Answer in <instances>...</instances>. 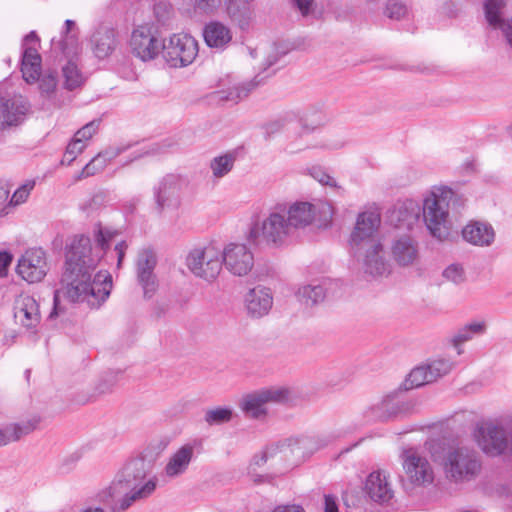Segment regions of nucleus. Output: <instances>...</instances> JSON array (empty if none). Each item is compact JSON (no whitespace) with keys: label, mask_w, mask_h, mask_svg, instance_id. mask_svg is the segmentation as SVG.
Wrapping results in <instances>:
<instances>
[{"label":"nucleus","mask_w":512,"mask_h":512,"mask_svg":"<svg viewBox=\"0 0 512 512\" xmlns=\"http://www.w3.org/2000/svg\"><path fill=\"white\" fill-rule=\"evenodd\" d=\"M115 232L97 225L94 229V242L86 235H76L66 255L60 288L54 291L53 310L49 318L56 317L61 311L60 297L72 303H86L91 308H98L109 296L112 277L107 271L93 272L109 247Z\"/></svg>","instance_id":"obj_1"},{"label":"nucleus","mask_w":512,"mask_h":512,"mask_svg":"<svg viewBox=\"0 0 512 512\" xmlns=\"http://www.w3.org/2000/svg\"><path fill=\"white\" fill-rule=\"evenodd\" d=\"M158 478L149 476L143 459L127 463L109 486L98 494L101 502L110 505L111 512H126L133 504L151 497L156 491Z\"/></svg>","instance_id":"obj_2"},{"label":"nucleus","mask_w":512,"mask_h":512,"mask_svg":"<svg viewBox=\"0 0 512 512\" xmlns=\"http://www.w3.org/2000/svg\"><path fill=\"white\" fill-rule=\"evenodd\" d=\"M464 199L447 186H433L423 199V220L430 234L445 240L450 234L451 211L458 212Z\"/></svg>","instance_id":"obj_3"},{"label":"nucleus","mask_w":512,"mask_h":512,"mask_svg":"<svg viewBox=\"0 0 512 512\" xmlns=\"http://www.w3.org/2000/svg\"><path fill=\"white\" fill-rule=\"evenodd\" d=\"M293 234L285 213V204H278L262 220L252 223L247 241L256 247L279 248L286 245Z\"/></svg>","instance_id":"obj_4"},{"label":"nucleus","mask_w":512,"mask_h":512,"mask_svg":"<svg viewBox=\"0 0 512 512\" xmlns=\"http://www.w3.org/2000/svg\"><path fill=\"white\" fill-rule=\"evenodd\" d=\"M473 437L488 456L512 455V415L500 422H486L476 427Z\"/></svg>","instance_id":"obj_5"},{"label":"nucleus","mask_w":512,"mask_h":512,"mask_svg":"<svg viewBox=\"0 0 512 512\" xmlns=\"http://www.w3.org/2000/svg\"><path fill=\"white\" fill-rule=\"evenodd\" d=\"M324 445L325 443L320 444L316 438L310 436L288 438L268 446L261 454L255 455L250 464V469L254 466L260 467L264 465L268 459L278 454H281L283 458H287L290 455L304 458Z\"/></svg>","instance_id":"obj_6"},{"label":"nucleus","mask_w":512,"mask_h":512,"mask_svg":"<svg viewBox=\"0 0 512 512\" xmlns=\"http://www.w3.org/2000/svg\"><path fill=\"white\" fill-rule=\"evenodd\" d=\"M222 250L209 244L193 248L186 258L191 273L206 281H213L222 270Z\"/></svg>","instance_id":"obj_7"},{"label":"nucleus","mask_w":512,"mask_h":512,"mask_svg":"<svg viewBox=\"0 0 512 512\" xmlns=\"http://www.w3.org/2000/svg\"><path fill=\"white\" fill-rule=\"evenodd\" d=\"M445 472L452 480L473 479L480 471L477 453L468 447H455L448 451L444 461Z\"/></svg>","instance_id":"obj_8"},{"label":"nucleus","mask_w":512,"mask_h":512,"mask_svg":"<svg viewBox=\"0 0 512 512\" xmlns=\"http://www.w3.org/2000/svg\"><path fill=\"white\" fill-rule=\"evenodd\" d=\"M285 213L295 233L297 229L310 225L316 219L320 223L329 222L333 216V208L326 202H295L289 206L285 204Z\"/></svg>","instance_id":"obj_9"},{"label":"nucleus","mask_w":512,"mask_h":512,"mask_svg":"<svg viewBox=\"0 0 512 512\" xmlns=\"http://www.w3.org/2000/svg\"><path fill=\"white\" fill-rule=\"evenodd\" d=\"M198 54V42L188 34H174L162 44L165 62L173 68L186 67L193 63Z\"/></svg>","instance_id":"obj_10"},{"label":"nucleus","mask_w":512,"mask_h":512,"mask_svg":"<svg viewBox=\"0 0 512 512\" xmlns=\"http://www.w3.org/2000/svg\"><path fill=\"white\" fill-rule=\"evenodd\" d=\"M381 217L377 211L368 210L358 214L349 244L354 255H360L363 247L371 243H380L377 232L380 227Z\"/></svg>","instance_id":"obj_11"},{"label":"nucleus","mask_w":512,"mask_h":512,"mask_svg":"<svg viewBox=\"0 0 512 512\" xmlns=\"http://www.w3.org/2000/svg\"><path fill=\"white\" fill-rule=\"evenodd\" d=\"M390 255L394 263L401 268L416 267L421 260L420 243L411 234L398 235L391 242Z\"/></svg>","instance_id":"obj_12"},{"label":"nucleus","mask_w":512,"mask_h":512,"mask_svg":"<svg viewBox=\"0 0 512 512\" xmlns=\"http://www.w3.org/2000/svg\"><path fill=\"white\" fill-rule=\"evenodd\" d=\"M361 264L363 273L372 278L388 276L392 267L386 259L382 242L363 247L360 255H354Z\"/></svg>","instance_id":"obj_13"},{"label":"nucleus","mask_w":512,"mask_h":512,"mask_svg":"<svg viewBox=\"0 0 512 512\" xmlns=\"http://www.w3.org/2000/svg\"><path fill=\"white\" fill-rule=\"evenodd\" d=\"M452 368L453 363L445 359H437L426 365L418 366L409 373L402 387L404 390H410L432 383L448 374Z\"/></svg>","instance_id":"obj_14"},{"label":"nucleus","mask_w":512,"mask_h":512,"mask_svg":"<svg viewBox=\"0 0 512 512\" xmlns=\"http://www.w3.org/2000/svg\"><path fill=\"white\" fill-rule=\"evenodd\" d=\"M16 271L28 283L40 282L48 271L45 252L40 248L25 251L18 259Z\"/></svg>","instance_id":"obj_15"},{"label":"nucleus","mask_w":512,"mask_h":512,"mask_svg":"<svg viewBox=\"0 0 512 512\" xmlns=\"http://www.w3.org/2000/svg\"><path fill=\"white\" fill-rule=\"evenodd\" d=\"M402 465L407 479L415 485H426L433 481V470L426 459L414 449L402 453Z\"/></svg>","instance_id":"obj_16"},{"label":"nucleus","mask_w":512,"mask_h":512,"mask_svg":"<svg viewBox=\"0 0 512 512\" xmlns=\"http://www.w3.org/2000/svg\"><path fill=\"white\" fill-rule=\"evenodd\" d=\"M222 253V265L233 275L245 276L254 266L253 253L245 244L230 243Z\"/></svg>","instance_id":"obj_17"},{"label":"nucleus","mask_w":512,"mask_h":512,"mask_svg":"<svg viewBox=\"0 0 512 512\" xmlns=\"http://www.w3.org/2000/svg\"><path fill=\"white\" fill-rule=\"evenodd\" d=\"M184 179L176 174L165 175L154 187L156 208L162 212L165 208L177 207Z\"/></svg>","instance_id":"obj_18"},{"label":"nucleus","mask_w":512,"mask_h":512,"mask_svg":"<svg viewBox=\"0 0 512 512\" xmlns=\"http://www.w3.org/2000/svg\"><path fill=\"white\" fill-rule=\"evenodd\" d=\"M163 42L152 33L151 28L139 26L131 35L130 46L132 53L142 61H149L158 56Z\"/></svg>","instance_id":"obj_19"},{"label":"nucleus","mask_w":512,"mask_h":512,"mask_svg":"<svg viewBox=\"0 0 512 512\" xmlns=\"http://www.w3.org/2000/svg\"><path fill=\"white\" fill-rule=\"evenodd\" d=\"M202 448V440L194 439L177 449L168 459L164 468V474L168 478H176L183 475L189 468L194 457V452Z\"/></svg>","instance_id":"obj_20"},{"label":"nucleus","mask_w":512,"mask_h":512,"mask_svg":"<svg viewBox=\"0 0 512 512\" xmlns=\"http://www.w3.org/2000/svg\"><path fill=\"white\" fill-rule=\"evenodd\" d=\"M29 110V102L22 96L0 98V129L21 124Z\"/></svg>","instance_id":"obj_21"},{"label":"nucleus","mask_w":512,"mask_h":512,"mask_svg":"<svg viewBox=\"0 0 512 512\" xmlns=\"http://www.w3.org/2000/svg\"><path fill=\"white\" fill-rule=\"evenodd\" d=\"M14 318L27 331L35 333L41 318L37 301L32 296L21 295L15 301Z\"/></svg>","instance_id":"obj_22"},{"label":"nucleus","mask_w":512,"mask_h":512,"mask_svg":"<svg viewBox=\"0 0 512 512\" xmlns=\"http://www.w3.org/2000/svg\"><path fill=\"white\" fill-rule=\"evenodd\" d=\"M156 256L152 250L146 249L139 253L137 259V278L144 290L145 297H151L156 290L154 269Z\"/></svg>","instance_id":"obj_23"},{"label":"nucleus","mask_w":512,"mask_h":512,"mask_svg":"<svg viewBox=\"0 0 512 512\" xmlns=\"http://www.w3.org/2000/svg\"><path fill=\"white\" fill-rule=\"evenodd\" d=\"M273 297L270 289L257 286L248 291L245 296L247 313L254 318H260L268 314L272 308Z\"/></svg>","instance_id":"obj_24"},{"label":"nucleus","mask_w":512,"mask_h":512,"mask_svg":"<svg viewBox=\"0 0 512 512\" xmlns=\"http://www.w3.org/2000/svg\"><path fill=\"white\" fill-rule=\"evenodd\" d=\"M420 207L413 201L396 206L389 216L390 223L397 229L411 231L419 223Z\"/></svg>","instance_id":"obj_25"},{"label":"nucleus","mask_w":512,"mask_h":512,"mask_svg":"<svg viewBox=\"0 0 512 512\" xmlns=\"http://www.w3.org/2000/svg\"><path fill=\"white\" fill-rule=\"evenodd\" d=\"M365 489L369 497L379 503L388 502L393 497V490L382 471L372 472L366 480Z\"/></svg>","instance_id":"obj_26"},{"label":"nucleus","mask_w":512,"mask_h":512,"mask_svg":"<svg viewBox=\"0 0 512 512\" xmlns=\"http://www.w3.org/2000/svg\"><path fill=\"white\" fill-rule=\"evenodd\" d=\"M93 51L97 58L108 57L116 48V32L112 27L100 26L92 36Z\"/></svg>","instance_id":"obj_27"},{"label":"nucleus","mask_w":512,"mask_h":512,"mask_svg":"<svg viewBox=\"0 0 512 512\" xmlns=\"http://www.w3.org/2000/svg\"><path fill=\"white\" fill-rule=\"evenodd\" d=\"M203 37L207 46L224 49L232 40L229 27L218 21H211L203 29Z\"/></svg>","instance_id":"obj_28"},{"label":"nucleus","mask_w":512,"mask_h":512,"mask_svg":"<svg viewBox=\"0 0 512 512\" xmlns=\"http://www.w3.org/2000/svg\"><path fill=\"white\" fill-rule=\"evenodd\" d=\"M462 236L473 245L489 246L494 241L495 233L491 225L473 222L463 228Z\"/></svg>","instance_id":"obj_29"},{"label":"nucleus","mask_w":512,"mask_h":512,"mask_svg":"<svg viewBox=\"0 0 512 512\" xmlns=\"http://www.w3.org/2000/svg\"><path fill=\"white\" fill-rule=\"evenodd\" d=\"M400 406L392 394L383 397L369 408L370 417L375 420H387L398 414Z\"/></svg>","instance_id":"obj_30"},{"label":"nucleus","mask_w":512,"mask_h":512,"mask_svg":"<svg viewBox=\"0 0 512 512\" xmlns=\"http://www.w3.org/2000/svg\"><path fill=\"white\" fill-rule=\"evenodd\" d=\"M266 404L260 391H257L244 396L240 402V407L247 416L257 419L267 413Z\"/></svg>","instance_id":"obj_31"},{"label":"nucleus","mask_w":512,"mask_h":512,"mask_svg":"<svg viewBox=\"0 0 512 512\" xmlns=\"http://www.w3.org/2000/svg\"><path fill=\"white\" fill-rule=\"evenodd\" d=\"M227 13L232 21L244 29L249 25L251 11L246 0H229Z\"/></svg>","instance_id":"obj_32"},{"label":"nucleus","mask_w":512,"mask_h":512,"mask_svg":"<svg viewBox=\"0 0 512 512\" xmlns=\"http://www.w3.org/2000/svg\"><path fill=\"white\" fill-rule=\"evenodd\" d=\"M40 423V417L32 416L28 419L7 425L11 442H16L22 437L35 431Z\"/></svg>","instance_id":"obj_33"},{"label":"nucleus","mask_w":512,"mask_h":512,"mask_svg":"<svg viewBox=\"0 0 512 512\" xmlns=\"http://www.w3.org/2000/svg\"><path fill=\"white\" fill-rule=\"evenodd\" d=\"M325 289L321 285H306L297 292L298 300L306 307H312L325 298Z\"/></svg>","instance_id":"obj_34"},{"label":"nucleus","mask_w":512,"mask_h":512,"mask_svg":"<svg viewBox=\"0 0 512 512\" xmlns=\"http://www.w3.org/2000/svg\"><path fill=\"white\" fill-rule=\"evenodd\" d=\"M486 331V324L484 321L472 322L457 331L452 338V343L455 347H459L463 343L473 339L474 336L482 335Z\"/></svg>","instance_id":"obj_35"},{"label":"nucleus","mask_w":512,"mask_h":512,"mask_svg":"<svg viewBox=\"0 0 512 512\" xmlns=\"http://www.w3.org/2000/svg\"><path fill=\"white\" fill-rule=\"evenodd\" d=\"M236 157L233 153H225L214 157L210 161V169L215 178L220 179L226 176L234 167Z\"/></svg>","instance_id":"obj_36"},{"label":"nucleus","mask_w":512,"mask_h":512,"mask_svg":"<svg viewBox=\"0 0 512 512\" xmlns=\"http://www.w3.org/2000/svg\"><path fill=\"white\" fill-rule=\"evenodd\" d=\"M261 397L266 403H288L293 400V391L287 387H270L260 390Z\"/></svg>","instance_id":"obj_37"},{"label":"nucleus","mask_w":512,"mask_h":512,"mask_svg":"<svg viewBox=\"0 0 512 512\" xmlns=\"http://www.w3.org/2000/svg\"><path fill=\"white\" fill-rule=\"evenodd\" d=\"M63 39L59 42L61 51L69 56L76 53L77 50V33L75 32V22L73 20L65 21V31Z\"/></svg>","instance_id":"obj_38"},{"label":"nucleus","mask_w":512,"mask_h":512,"mask_svg":"<svg viewBox=\"0 0 512 512\" xmlns=\"http://www.w3.org/2000/svg\"><path fill=\"white\" fill-rule=\"evenodd\" d=\"M256 79L257 77L249 82H244L231 87L221 98L226 101L237 103L238 101L246 98L249 93L260 84Z\"/></svg>","instance_id":"obj_39"},{"label":"nucleus","mask_w":512,"mask_h":512,"mask_svg":"<svg viewBox=\"0 0 512 512\" xmlns=\"http://www.w3.org/2000/svg\"><path fill=\"white\" fill-rule=\"evenodd\" d=\"M63 77L65 88L68 90L78 88L84 82V78L81 72L79 71L77 65L73 62H68L63 67Z\"/></svg>","instance_id":"obj_40"},{"label":"nucleus","mask_w":512,"mask_h":512,"mask_svg":"<svg viewBox=\"0 0 512 512\" xmlns=\"http://www.w3.org/2000/svg\"><path fill=\"white\" fill-rule=\"evenodd\" d=\"M233 416V412L228 407H216L208 409L205 412L204 420L209 426L228 423Z\"/></svg>","instance_id":"obj_41"},{"label":"nucleus","mask_w":512,"mask_h":512,"mask_svg":"<svg viewBox=\"0 0 512 512\" xmlns=\"http://www.w3.org/2000/svg\"><path fill=\"white\" fill-rule=\"evenodd\" d=\"M495 30H499L505 44L512 48V18H505L504 14L497 16L495 22H488Z\"/></svg>","instance_id":"obj_42"},{"label":"nucleus","mask_w":512,"mask_h":512,"mask_svg":"<svg viewBox=\"0 0 512 512\" xmlns=\"http://www.w3.org/2000/svg\"><path fill=\"white\" fill-rule=\"evenodd\" d=\"M507 0H485L484 12L487 22H495L496 17L503 13Z\"/></svg>","instance_id":"obj_43"},{"label":"nucleus","mask_w":512,"mask_h":512,"mask_svg":"<svg viewBox=\"0 0 512 512\" xmlns=\"http://www.w3.org/2000/svg\"><path fill=\"white\" fill-rule=\"evenodd\" d=\"M442 276L449 282H452L456 285L463 283L466 280V273L461 264L453 263L447 266Z\"/></svg>","instance_id":"obj_44"},{"label":"nucleus","mask_w":512,"mask_h":512,"mask_svg":"<svg viewBox=\"0 0 512 512\" xmlns=\"http://www.w3.org/2000/svg\"><path fill=\"white\" fill-rule=\"evenodd\" d=\"M310 176L318 181L322 185L330 186V187H338L336 180L329 175L324 168L321 166H312L309 169Z\"/></svg>","instance_id":"obj_45"},{"label":"nucleus","mask_w":512,"mask_h":512,"mask_svg":"<svg viewBox=\"0 0 512 512\" xmlns=\"http://www.w3.org/2000/svg\"><path fill=\"white\" fill-rule=\"evenodd\" d=\"M407 11L405 4L396 0H389L386 4L385 15L390 19L400 20L407 14Z\"/></svg>","instance_id":"obj_46"},{"label":"nucleus","mask_w":512,"mask_h":512,"mask_svg":"<svg viewBox=\"0 0 512 512\" xmlns=\"http://www.w3.org/2000/svg\"><path fill=\"white\" fill-rule=\"evenodd\" d=\"M34 188V182L30 181L20 186L12 195L9 206H17L24 203L32 189Z\"/></svg>","instance_id":"obj_47"},{"label":"nucleus","mask_w":512,"mask_h":512,"mask_svg":"<svg viewBox=\"0 0 512 512\" xmlns=\"http://www.w3.org/2000/svg\"><path fill=\"white\" fill-rule=\"evenodd\" d=\"M41 61L30 64H22L21 71L26 82H35L40 76Z\"/></svg>","instance_id":"obj_48"},{"label":"nucleus","mask_w":512,"mask_h":512,"mask_svg":"<svg viewBox=\"0 0 512 512\" xmlns=\"http://www.w3.org/2000/svg\"><path fill=\"white\" fill-rule=\"evenodd\" d=\"M99 127V121L93 120L82 128H80L74 135L75 139H79L81 142L88 141L97 132Z\"/></svg>","instance_id":"obj_49"},{"label":"nucleus","mask_w":512,"mask_h":512,"mask_svg":"<svg viewBox=\"0 0 512 512\" xmlns=\"http://www.w3.org/2000/svg\"><path fill=\"white\" fill-rule=\"evenodd\" d=\"M308 147L309 143L304 139L303 134H299L289 138L285 146V150L288 153L294 154L302 150H305Z\"/></svg>","instance_id":"obj_50"},{"label":"nucleus","mask_w":512,"mask_h":512,"mask_svg":"<svg viewBox=\"0 0 512 512\" xmlns=\"http://www.w3.org/2000/svg\"><path fill=\"white\" fill-rule=\"evenodd\" d=\"M85 147L86 144L84 142L73 138V140L67 146L63 161H67L68 164H70L73 160H75L77 155L84 150Z\"/></svg>","instance_id":"obj_51"},{"label":"nucleus","mask_w":512,"mask_h":512,"mask_svg":"<svg viewBox=\"0 0 512 512\" xmlns=\"http://www.w3.org/2000/svg\"><path fill=\"white\" fill-rule=\"evenodd\" d=\"M39 88L42 93L47 95L54 92L57 85V76L55 73H48L43 75L41 78L39 77Z\"/></svg>","instance_id":"obj_52"},{"label":"nucleus","mask_w":512,"mask_h":512,"mask_svg":"<svg viewBox=\"0 0 512 512\" xmlns=\"http://www.w3.org/2000/svg\"><path fill=\"white\" fill-rule=\"evenodd\" d=\"M105 167V160H101L95 156L89 163L85 165V167L81 171L82 177H88L96 174L101 171Z\"/></svg>","instance_id":"obj_53"},{"label":"nucleus","mask_w":512,"mask_h":512,"mask_svg":"<svg viewBox=\"0 0 512 512\" xmlns=\"http://www.w3.org/2000/svg\"><path fill=\"white\" fill-rule=\"evenodd\" d=\"M129 146H116V147H109L103 152L98 153L96 156L98 158H101V160H105V165L111 161L112 159L116 158L121 153L125 152Z\"/></svg>","instance_id":"obj_54"},{"label":"nucleus","mask_w":512,"mask_h":512,"mask_svg":"<svg viewBox=\"0 0 512 512\" xmlns=\"http://www.w3.org/2000/svg\"><path fill=\"white\" fill-rule=\"evenodd\" d=\"M196 7L204 13H212L221 3V0H195Z\"/></svg>","instance_id":"obj_55"},{"label":"nucleus","mask_w":512,"mask_h":512,"mask_svg":"<svg viewBox=\"0 0 512 512\" xmlns=\"http://www.w3.org/2000/svg\"><path fill=\"white\" fill-rule=\"evenodd\" d=\"M36 61H41L37 49L31 46L25 47L22 55V64H30Z\"/></svg>","instance_id":"obj_56"},{"label":"nucleus","mask_w":512,"mask_h":512,"mask_svg":"<svg viewBox=\"0 0 512 512\" xmlns=\"http://www.w3.org/2000/svg\"><path fill=\"white\" fill-rule=\"evenodd\" d=\"M294 4L302 16H308L314 12V0H294Z\"/></svg>","instance_id":"obj_57"},{"label":"nucleus","mask_w":512,"mask_h":512,"mask_svg":"<svg viewBox=\"0 0 512 512\" xmlns=\"http://www.w3.org/2000/svg\"><path fill=\"white\" fill-rule=\"evenodd\" d=\"M79 459H80V454L77 452H74V453L69 454L66 457H64L61 462V469L63 470V472L70 471L75 466V464L79 461Z\"/></svg>","instance_id":"obj_58"},{"label":"nucleus","mask_w":512,"mask_h":512,"mask_svg":"<svg viewBox=\"0 0 512 512\" xmlns=\"http://www.w3.org/2000/svg\"><path fill=\"white\" fill-rule=\"evenodd\" d=\"M116 382V379L114 376H110L108 377L107 379H104L103 381H101L97 387H96V390L99 394H105V393H108L112 390V387L114 386Z\"/></svg>","instance_id":"obj_59"},{"label":"nucleus","mask_w":512,"mask_h":512,"mask_svg":"<svg viewBox=\"0 0 512 512\" xmlns=\"http://www.w3.org/2000/svg\"><path fill=\"white\" fill-rule=\"evenodd\" d=\"M285 126V119L279 118L274 121L269 122L265 126L266 133L268 135H272L274 133L279 132Z\"/></svg>","instance_id":"obj_60"},{"label":"nucleus","mask_w":512,"mask_h":512,"mask_svg":"<svg viewBox=\"0 0 512 512\" xmlns=\"http://www.w3.org/2000/svg\"><path fill=\"white\" fill-rule=\"evenodd\" d=\"M12 261V256L8 252H0V277L5 276L7 267Z\"/></svg>","instance_id":"obj_61"},{"label":"nucleus","mask_w":512,"mask_h":512,"mask_svg":"<svg viewBox=\"0 0 512 512\" xmlns=\"http://www.w3.org/2000/svg\"><path fill=\"white\" fill-rule=\"evenodd\" d=\"M127 243L125 241H121L119 243L116 244L115 246V252H116V255H117V267L119 268L122 264V261L124 259V256H125V252L127 250Z\"/></svg>","instance_id":"obj_62"},{"label":"nucleus","mask_w":512,"mask_h":512,"mask_svg":"<svg viewBox=\"0 0 512 512\" xmlns=\"http://www.w3.org/2000/svg\"><path fill=\"white\" fill-rule=\"evenodd\" d=\"M272 512H305L301 506L298 505H280L277 506Z\"/></svg>","instance_id":"obj_63"},{"label":"nucleus","mask_w":512,"mask_h":512,"mask_svg":"<svg viewBox=\"0 0 512 512\" xmlns=\"http://www.w3.org/2000/svg\"><path fill=\"white\" fill-rule=\"evenodd\" d=\"M324 512H338V507H337V504H336V501H335V498L330 496V495H326L325 496V510Z\"/></svg>","instance_id":"obj_64"}]
</instances>
